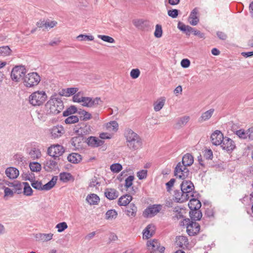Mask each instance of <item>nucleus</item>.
I'll return each mask as SVG.
<instances>
[{"instance_id":"1","label":"nucleus","mask_w":253,"mask_h":253,"mask_svg":"<svg viewBox=\"0 0 253 253\" xmlns=\"http://www.w3.org/2000/svg\"><path fill=\"white\" fill-rule=\"evenodd\" d=\"M126 145L132 151H137L142 147L143 142L140 136L130 128L126 129L124 133Z\"/></svg>"},{"instance_id":"2","label":"nucleus","mask_w":253,"mask_h":253,"mask_svg":"<svg viewBox=\"0 0 253 253\" xmlns=\"http://www.w3.org/2000/svg\"><path fill=\"white\" fill-rule=\"evenodd\" d=\"M198 195L199 194L197 193V195H195V197H191V199L188 203V207L190 209L189 215L191 219L194 220H200L202 217V212L200 210L201 203L198 199Z\"/></svg>"},{"instance_id":"3","label":"nucleus","mask_w":253,"mask_h":253,"mask_svg":"<svg viewBox=\"0 0 253 253\" xmlns=\"http://www.w3.org/2000/svg\"><path fill=\"white\" fill-rule=\"evenodd\" d=\"M64 108L63 103L59 98L52 96L45 105V109L48 114L57 115Z\"/></svg>"},{"instance_id":"4","label":"nucleus","mask_w":253,"mask_h":253,"mask_svg":"<svg viewBox=\"0 0 253 253\" xmlns=\"http://www.w3.org/2000/svg\"><path fill=\"white\" fill-rule=\"evenodd\" d=\"M47 99V95L44 91H36L29 97V102L33 106H40L43 104Z\"/></svg>"},{"instance_id":"5","label":"nucleus","mask_w":253,"mask_h":253,"mask_svg":"<svg viewBox=\"0 0 253 253\" xmlns=\"http://www.w3.org/2000/svg\"><path fill=\"white\" fill-rule=\"evenodd\" d=\"M41 81L40 75L36 72L26 74L23 78L24 85L28 88L37 86Z\"/></svg>"},{"instance_id":"6","label":"nucleus","mask_w":253,"mask_h":253,"mask_svg":"<svg viewBox=\"0 0 253 253\" xmlns=\"http://www.w3.org/2000/svg\"><path fill=\"white\" fill-rule=\"evenodd\" d=\"M196 221L189 218L183 221V225L186 226V231L189 236H195L200 231V226Z\"/></svg>"},{"instance_id":"7","label":"nucleus","mask_w":253,"mask_h":253,"mask_svg":"<svg viewBox=\"0 0 253 253\" xmlns=\"http://www.w3.org/2000/svg\"><path fill=\"white\" fill-rule=\"evenodd\" d=\"M180 189L184 192V194L187 195V198L189 200L191 197H195L197 193L194 191V186L190 180H183L180 184Z\"/></svg>"},{"instance_id":"8","label":"nucleus","mask_w":253,"mask_h":253,"mask_svg":"<svg viewBox=\"0 0 253 253\" xmlns=\"http://www.w3.org/2000/svg\"><path fill=\"white\" fill-rule=\"evenodd\" d=\"M26 70L22 66H16L11 72V78L12 81L18 82L21 80L23 81V77L26 75Z\"/></svg>"},{"instance_id":"9","label":"nucleus","mask_w":253,"mask_h":253,"mask_svg":"<svg viewBox=\"0 0 253 253\" xmlns=\"http://www.w3.org/2000/svg\"><path fill=\"white\" fill-rule=\"evenodd\" d=\"M174 175L181 179H185L188 177L190 174V171L188 169L180 164V162L178 163L174 169Z\"/></svg>"},{"instance_id":"10","label":"nucleus","mask_w":253,"mask_h":253,"mask_svg":"<svg viewBox=\"0 0 253 253\" xmlns=\"http://www.w3.org/2000/svg\"><path fill=\"white\" fill-rule=\"evenodd\" d=\"M65 152L64 147L59 144L52 145L47 149V154L55 160L61 156Z\"/></svg>"},{"instance_id":"11","label":"nucleus","mask_w":253,"mask_h":253,"mask_svg":"<svg viewBox=\"0 0 253 253\" xmlns=\"http://www.w3.org/2000/svg\"><path fill=\"white\" fill-rule=\"evenodd\" d=\"M162 206L161 205L155 204L149 206L143 211L144 217H153L159 213L162 210Z\"/></svg>"},{"instance_id":"12","label":"nucleus","mask_w":253,"mask_h":253,"mask_svg":"<svg viewBox=\"0 0 253 253\" xmlns=\"http://www.w3.org/2000/svg\"><path fill=\"white\" fill-rule=\"evenodd\" d=\"M132 23L136 28L142 31H149L151 28L150 22L143 19H134Z\"/></svg>"},{"instance_id":"13","label":"nucleus","mask_w":253,"mask_h":253,"mask_svg":"<svg viewBox=\"0 0 253 253\" xmlns=\"http://www.w3.org/2000/svg\"><path fill=\"white\" fill-rule=\"evenodd\" d=\"M220 145L222 148L228 152H232L236 148L235 142L226 136L223 137Z\"/></svg>"},{"instance_id":"14","label":"nucleus","mask_w":253,"mask_h":253,"mask_svg":"<svg viewBox=\"0 0 253 253\" xmlns=\"http://www.w3.org/2000/svg\"><path fill=\"white\" fill-rule=\"evenodd\" d=\"M82 105L87 107H95L97 105H100L102 101L100 97L93 98L89 97H84L82 100Z\"/></svg>"},{"instance_id":"15","label":"nucleus","mask_w":253,"mask_h":253,"mask_svg":"<svg viewBox=\"0 0 253 253\" xmlns=\"http://www.w3.org/2000/svg\"><path fill=\"white\" fill-rule=\"evenodd\" d=\"M223 137V133L220 130H216L211 136V142L213 145L215 146L220 145Z\"/></svg>"},{"instance_id":"16","label":"nucleus","mask_w":253,"mask_h":253,"mask_svg":"<svg viewBox=\"0 0 253 253\" xmlns=\"http://www.w3.org/2000/svg\"><path fill=\"white\" fill-rule=\"evenodd\" d=\"M84 142L83 136L79 135L78 136L73 137L71 139V143L75 150H79L84 147Z\"/></svg>"},{"instance_id":"17","label":"nucleus","mask_w":253,"mask_h":253,"mask_svg":"<svg viewBox=\"0 0 253 253\" xmlns=\"http://www.w3.org/2000/svg\"><path fill=\"white\" fill-rule=\"evenodd\" d=\"M187 195L184 194V192L180 190H175L174 192L173 199L177 203H182L187 200Z\"/></svg>"},{"instance_id":"18","label":"nucleus","mask_w":253,"mask_h":253,"mask_svg":"<svg viewBox=\"0 0 253 253\" xmlns=\"http://www.w3.org/2000/svg\"><path fill=\"white\" fill-rule=\"evenodd\" d=\"M51 136L53 138H57L62 136L65 132L63 127L61 126H54L50 129Z\"/></svg>"},{"instance_id":"19","label":"nucleus","mask_w":253,"mask_h":253,"mask_svg":"<svg viewBox=\"0 0 253 253\" xmlns=\"http://www.w3.org/2000/svg\"><path fill=\"white\" fill-rule=\"evenodd\" d=\"M198 9L197 7L194 8L191 12L188 20L191 25L196 26L199 23V18L198 16Z\"/></svg>"},{"instance_id":"20","label":"nucleus","mask_w":253,"mask_h":253,"mask_svg":"<svg viewBox=\"0 0 253 253\" xmlns=\"http://www.w3.org/2000/svg\"><path fill=\"white\" fill-rule=\"evenodd\" d=\"M147 245L150 253H156L160 247V244L157 240L153 239L148 241Z\"/></svg>"},{"instance_id":"21","label":"nucleus","mask_w":253,"mask_h":253,"mask_svg":"<svg viewBox=\"0 0 253 253\" xmlns=\"http://www.w3.org/2000/svg\"><path fill=\"white\" fill-rule=\"evenodd\" d=\"M44 168L47 171H55L58 169L57 163L53 160H47L44 164Z\"/></svg>"},{"instance_id":"22","label":"nucleus","mask_w":253,"mask_h":253,"mask_svg":"<svg viewBox=\"0 0 253 253\" xmlns=\"http://www.w3.org/2000/svg\"><path fill=\"white\" fill-rule=\"evenodd\" d=\"M104 194L106 197L110 200L116 199L119 195V192L114 188H107Z\"/></svg>"},{"instance_id":"23","label":"nucleus","mask_w":253,"mask_h":253,"mask_svg":"<svg viewBox=\"0 0 253 253\" xmlns=\"http://www.w3.org/2000/svg\"><path fill=\"white\" fill-rule=\"evenodd\" d=\"M87 144L93 147H96L103 145L104 142L94 136H90L86 139Z\"/></svg>"},{"instance_id":"24","label":"nucleus","mask_w":253,"mask_h":253,"mask_svg":"<svg viewBox=\"0 0 253 253\" xmlns=\"http://www.w3.org/2000/svg\"><path fill=\"white\" fill-rule=\"evenodd\" d=\"M194 163V157L189 153L185 154L182 159L180 164L186 167L191 166Z\"/></svg>"},{"instance_id":"25","label":"nucleus","mask_w":253,"mask_h":253,"mask_svg":"<svg viewBox=\"0 0 253 253\" xmlns=\"http://www.w3.org/2000/svg\"><path fill=\"white\" fill-rule=\"evenodd\" d=\"M6 176L10 179H15L19 174V170L15 168H7L5 171Z\"/></svg>"},{"instance_id":"26","label":"nucleus","mask_w":253,"mask_h":253,"mask_svg":"<svg viewBox=\"0 0 253 253\" xmlns=\"http://www.w3.org/2000/svg\"><path fill=\"white\" fill-rule=\"evenodd\" d=\"M137 208L133 203L130 204L125 211L126 215L129 217H135L136 215Z\"/></svg>"},{"instance_id":"27","label":"nucleus","mask_w":253,"mask_h":253,"mask_svg":"<svg viewBox=\"0 0 253 253\" xmlns=\"http://www.w3.org/2000/svg\"><path fill=\"white\" fill-rule=\"evenodd\" d=\"M132 197L129 194H126L121 196L118 200V204L119 206H126L132 200Z\"/></svg>"},{"instance_id":"28","label":"nucleus","mask_w":253,"mask_h":253,"mask_svg":"<svg viewBox=\"0 0 253 253\" xmlns=\"http://www.w3.org/2000/svg\"><path fill=\"white\" fill-rule=\"evenodd\" d=\"M69 162L73 164H78L82 160L81 155L77 153H72L69 154L67 157Z\"/></svg>"},{"instance_id":"29","label":"nucleus","mask_w":253,"mask_h":253,"mask_svg":"<svg viewBox=\"0 0 253 253\" xmlns=\"http://www.w3.org/2000/svg\"><path fill=\"white\" fill-rule=\"evenodd\" d=\"M58 179L57 176H54L47 183L42 186V190L48 191L52 188L55 185Z\"/></svg>"},{"instance_id":"30","label":"nucleus","mask_w":253,"mask_h":253,"mask_svg":"<svg viewBox=\"0 0 253 253\" xmlns=\"http://www.w3.org/2000/svg\"><path fill=\"white\" fill-rule=\"evenodd\" d=\"M214 111V110L213 109H211L203 113L199 118V121L200 122H203L209 120L212 116Z\"/></svg>"},{"instance_id":"31","label":"nucleus","mask_w":253,"mask_h":253,"mask_svg":"<svg viewBox=\"0 0 253 253\" xmlns=\"http://www.w3.org/2000/svg\"><path fill=\"white\" fill-rule=\"evenodd\" d=\"M86 200L90 205H93L97 204L100 199L96 194H91L86 197Z\"/></svg>"},{"instance_id":"32","label":"nucleus","mask_w":253,"mask_h":253,"mask_svg":"<svg viewBox=\"0 0 253 253\" xmlns=\"http://www.w3.org/2000/svg\"><path fill=\"white\" fill-rule=\"evenodd\" d=\"M53 234L48 233H40L36 235V238L40 241L43 242H47L52 239L53 237Z\"/></svg>"},{"instance_id":"33","label":"nucleus","mask_w":253,"mask_h":253,"mask_svg":"<svg viewBox=\"0 0 253 253\" xmlns=\"http://www.w3.org/2000/svg\"><path fill=\"white\" fill-rule=\"evenodd\" d=\"M29 155L32 159L35 160L41 157V152L39 149L36 147H32L29 152Z\"/></svg>"},{"instance_id":"34","label":"nucleus","mask_w":253,"mask_h":253,"mask_svg":"<svg viewBox=\"0 0 253 253\" xmlns=\"http://www.w3.org/2000/svg\"><path fill=\"white\" fill-rule=\"evenodd\" d=\"M154 225L149 224L143 230V236L145 237L146 239H149V238L153 236V231H154Z\"/></svg>"},{"instance_id":"35","label":"nucleus","mask_w":253,"mask_h":253,"mask_svg":"<svg viewBox=\"0 0 253 253\" xmlns=\"http://www.w3.org/2000/svg\"><path fill=\"white\" fill-rule=\"evenodd\" d=\"M78 114L80 115L81 119L84 121L89 120L91 118V115L90 113L81 109H79Z\"/></svg>"},{"instance_id":"36","label":"nucleus","mask_w":253,"mask_h":253,"mask_svg":"<svg viewBox=\"0 0 253 253\" xmlns=\"http://www.w3.org/2000/svg\"><path fill=\"white\" fill-rule=\"evenodd\" d=\"M60 180L63 182H67L70 180L74 179L73 176L71 173L66 172H63L59 174Z\"/></svg>"},{"instance_id":"37","label":"nucleus","mask_w":253,"mask_h":253,"mask_svg":"<svg viewBox=\"0 0 253 253\" xmlns=\"http://www.w3.org/2000/svg\"><path fill=\"white\" fill-rule=\"evenodd\" d=\"M177 28L181 31L184 32L187 35H190V30H192V27L186 25L181 22H179L177 24Z\"/></svg>"},{"instance_id":"38","label":"nucleus","mask_w":253,"mask_h":253,"mask_svg":"<svg viewBox=\"0 0 253 253\" xmlns=\"http://www.w3.org/2000/svg\"><path fill=\"white\" fill-rule=\"evenodd\" d=\"M177 245L183 248L184 246L186 247L188 244V240L185 236H179L176 240Z\"/></svg>"},{"instance_id":"39","label":"nucleus","mask_w":253,"mask_h":253,"mask_svg":"<svg viewBox=\"0 0 253 253\" xmlns=\"http://www.w3.org/2000/svg\"><path fill=\"white\" fill-rule=\"evenodd\" d=\"M23 185V194L27 196H30L33 195V191L28 182H24L22 183Z\"/></svg>"},{"instance_id":"40","label":"nucleus","mask_w":253,"mask_h":253,"mask_svg":"<svg viewBox=\"0 0 253 253\" xmlns=\"http://www.w3.org/2000/svg\"><path fill=\"white\" fill-rule=\"evenodd\" d=\"M189 120L190 117L187 116L180 117L177 119L176 125L178 127H182V126H185L189 122Z\"/></svg>"},{"instance_id":"41","label":"nucleus","mask_w":253,"mask_h":253,"mask_svg":"<svg viewBox=\"0 0 253 253\" xmlns=\"http://www.w3.org/2000/svg\"><path fill=\"white\" fill-rule=\"evenodd\" d=\"M91 131L90 126L85 125L83 127H81L78 130H76L77 133L83 136V135L89 134Z\"/></svg>"},{"instance_id":"42","label":"nucleus","mask_w":253,"mask_h":253,"mask_svg":"<svg viewBox=\"0 0 253 253\" xmlns=\"http://www.w3.org/2000/svg\"><path fill=\"white\" fill-rule=\"evenodd\" d=\"M29 167L32 171L39 172L41 170V165L38 162H31Z\"/></svg>"},{"instance_id":"43","label":"nucleus","mask_w":253,"mask_h":253,"mask_svg":"<svg viewBox=\"0 0 253 253\" xmlns=\"http://www.w3.org/2000/svg\"><path fill=\"white\" fill-rule=\"evenodd\" d=\"M11 52V50L8 46L0 47V56H6L9 55Z\"/></svg>"},{"instance_id":"44","label":"nucleus","mask_w":253,"mask_h":253,"mask_svg":"<svg viewBox=\"0 0 253 253\" xmlns=\"http://www.w3.org/2000/svg\"><path fill=\"white\" fill-rule=\"evenodd\" d=\"M23 186V185L21 182L18 181H15L13 190L14 191L15 193L18 194H21L22 193Z\"/></svg>"},{"instance_id":"45","label":"nucleus","mask_w":253,"mask_h":253,"mask_svg":"<svg viewBox=\"0 0 253 253\" xmlns=\"http://www.w3.org/2000/svg\"><path fill=\"white\" fill-rule=\"evenodd\" d=\"M117 212L115 210H108L106 213V218L107 219H112L116 218L117 216Z\"/></svg>"},{"instance_id":"46","label":"nucleus","mask_w":253,"mask_h":253,"mask_svg":"<svg viewBox=\"0 0 253 253\" xmlns=\"http://www.w3.org/2000/svg\"><path fill=\"white\" fill-rule=\"evenodd\" d=\"M165 104V99H161L157 101L154 103V109L156 112L160 111L162 109Z\"/></svg>"},{"instance_id":"47","label":"nucleus","mask_w":253,"mask_h":253,"mask_svg":"<svg viewBox=\"0 0 253 253\" xmlns=\"http://www.w3.org/2000/svg\"><path fill=\"white\" fill-rule=\"evenodd\" d=\"M107 128L111 129L113 131H116L118 129V124L116 121H111L107 124Z\"/></svg>"},{"instance_id":"48","label":"nucleus","mask_w":253,"mask_h":253,"mask_svg":"<svg viewBox=\"0 0 253 253\" xmlns=\"http://www.w3.org/2000/svg\"><path fill=\"white\" fill-rule=\"evenodd\" d=\"M77 39L80 41H91L94 39V37L91 35H86L81 34L77 37Z\"/></svg>"},{"instance_id":"49","label":"nucleus","mask_w":253,"mask_h":253,"mask_svg":"<svg viewBox=\"0 0 253 253\" xmlns=\"http://www.w3.org/2000/svg\"><path fill=\"white\" fill-rule=\"evenodd\" d=\"M163 30L162 26L160 24L156 25L155 31L154 32V36L157 38H160L162 36Z\"/></svg>"},{"instance_id":"50","label":"nucleus","mask_w":253,"mask_h":253,"mask_svg":"<svg viewBox=\"0 0 253 253\" xmlns=\"http://www.w3.org/2000/svg\"><path fill=\"white\" fill-rule=\"evenodd\" d=\"M122 166L119 163L112 164L110 167L111 171L115 173H118L122 169Z\"/></svg>"},{"instance_id":"51","label":"nucleus","mask_w":253,"mask_h":253,"mask_svg":"<svg viewBox=\"0 0 253 253\" xmlns=\"http://www.w3.org/2000/svg\"><path fill=\"white\" fill-rule=\"evenodd\" d=\"M22 176L24 180H29L30 181H33L34 178H35L34 174L32 172H29V171L27 172H23L22 174Z\"/></svg>"},{"instance_id":"52","label":"nucleus","mask_w":253,"mask_h":253,"mask_svg":"<svg viewBox=\"0 0 253 253\" xmlns=\"http://www.w3.org/2000/svg\"><path fill=\"white\" fill-rule=\"evenodd\" d=\"M79 121V118L76 116L72 115L68 117L65 120L66 124H71L77 123Z\"/></svg>"},{"instance_id":"53","label":"nucleus","mask_w":253,"mask_h":253,"mask_svg":"<svg viewBox=\"0 0 253 253\" xmlns=\"http://www.w3.org/2000/svg\"><path fill=\"white\" fill-rule=\"evenodd\" d=\"M56 228L58 232H62L68 228V225L66 222H62L58 223L56 225Z\"/></svg>"},{"instance_id":"54","label":"nucleus","mask_w":253,"mask_h":253,"mask_svg":"<svg viewBox=\"0 0 253 253\" xmlns=\"http://www.w3.org/2000/svg\"><path fill=\"white\" fill-rule=\"evenodd\" d=\"M98 38L101 39L104 42H109V43H114L115 42L114 39L106 35H98Z\"/></svg>"},{"instance_id":"55","label":"nucleus","mask_w":253,"mask_h":253,"mask_svg":"<svg viewBox=\"0 0 253 253\" xmlns=\"http://www.w3.org/2000/svg\"><path fill=\"white\" fill-rule=\"evenodd\" d=\"M79 90V88L77 87H70L67 88L66 89V94L65 96H69L70 95H74Z\"/></svg>"},{"instance_id":"56","label":"nucleus","mask_w":253,"mask_h":253,"mask_svg":"<svg viewBox=\"0 0 253 253\" xmlns=\"http://www.w3.org/2000/svg\"><path fill=\"white\" fill-rule=\"evenodd\" d=\"M134 179V177L133 175H130L128 176L125 180V186L126 188H128L131 187L132 185V182Z\"/></svg>"},{"instance_id":"57","label":"nucleus","mask_w":253,"mask_h":253,"mask_svg":"<svg viewBox=\"0 0 253 253\" xmlns=\"http://www.w3.org/2000/svg\"><path fill=\"white\" fill-rule=\"evenodd\" d=\"M235 134L240 138L246 139L247 138V131L246 132L244 129H241L236 131Z\"/></svg>"},{"instance_id":"58","label":"nucleus","mask_w":253,"mask_h":253,"mask_svg":"<svg viewBox=\"0 0 253 253\" xmlns=\"http://www.w3.org/2000/svg\"><path fill=\"white\" fill-rule=\"evenodd\" d=\"M84 97L81 96V92L75 93L73 97V101L75 102L81 103Z\"/></svg>"},{"instance_id":"59","label":"nucleus","mask_w":253,"mask_h":253,"mask_svg":"<svg viewBox=\"0 0 253 253\" xmlns=\"http://www.w3.org/2000/svg\"><path fill=\"white\" fill-rule=\"evenodd\" d=\"M32 182L31 185L34 188L39 190H42L43 185L41 181H35Z\"/></svg>"},{"instance_id":"60","label":"nucleus","mask_w":253,"mask_h":253,"mask_svg":"<svg viewBox=\"0 0 253 253\" xmlns=\"http://www.w3.org/2000/svg\"><path fill=\"white\" fill-rule=\"evenodd\" d=\"M147 175V170L145 169H142L139 171L137 173V176L139 180H142L146 178Z\"/></svg>"},{"instance_id":"61","label":"nucleus","mask_w":253,"mask_h":253,"mask_svg":"<svg viewBox=\"0 0 253 253\" xmlns=\"http://www.w3.org/2000/svg\"><path fill=\"white\" fill-rule=\"evenodd\" d=\"M204 156L206 160H212L213 158L212 151L211 149L206 150L204 152Z\"/></svg>"},{"instance_id":"62","label":"nucleus","mask_w":253,"mask_h":253,"mask_svg":"<svg viewBox=\"0 0 253 253\" xmlns=\"http://www.w3.org/2000/svg\"><path fill=\"white\" fill-rule=\"evenodd\" d=\"M140 74V72L138 69H133L130 71V75L132 79H135L138 78Z\"/></svg>"},{"instance_id":"63","label":"nucleus","mask_w":253,"mask_h":253,"mask_svg":"<svg viewBox=\"0 0 253 253\" xmlns=\"http://www.w3.org/2000/svg\"><path fill=\"white\" fill-rule=\"evenodd\" d=\"M179 13V10L176 9H173L169 10L168 11V15L172 18H175L177 17Z\"/></svg>"},{"instance_id":"64","label":"nucleus","mask_w":253,"mask_h":253,"mask_svg":"<svg viewBox=\"0 0 253 253\" xmlns=\"http://www.w3.org/2000/svg\"><path fill=\"white\" fill-rule=\"evenodd\" d=\"M4 197H12L14 195V192L12 190L10 189L8 187L3 186Z\"/></svg>"}]
</instances>
